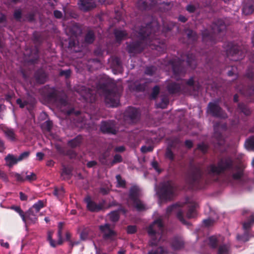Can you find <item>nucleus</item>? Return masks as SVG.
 Returning a JSON list of instances; mask_svg holds the SVG:
<instances>
[{
  "label": "nucleus",
  "mask_w": 254,
  "mask_h": 254,
  "mask_svg": "<svg viewBox=\"0 0 254 254\" xmlns=\"http://www.w3.org/2000/svg\"><path fill=\"white\" fill-rule=\"evenodd\" d=\"M164 232L163 225L161 218L155 220L148 229V233L150 237V244L155 245L160 241Z\"/></svg>",
  "instance_id": "f257e3e1"
},
{
  "label": "nucleus",
  "mask_w": 254,
  "mask_h": 254,
  "mask_svg": "<svg viewBox=\"0 0 254 254\" xmlns=\"http://www.w3.org/2000/svg\"><path fill=\"white\" fill-rule=\"evenodd\" d=\"M156 194L159 199L162 201H167L172 199L175 194V188L171 182L162 183L160 187L155 188Z\"/></svg>",
  "instance_id": "f03ea898"
},
{
  "label": "nucleus",
  "mask_w": 254,
  "mask_h": 254,
  "mask_svg": "<svg viewBox=\"0 0 254 254\" xmlns=\"http://www.w3.org/2000/svg\"><path fill=\"white\" fill-rule=\"evenodd\" d=\"M154 29L151 27L150 24H148L145 28H141L138 32V37L139 42L137 43L133 46L134 50L136 52H139L141 51L140 47L144 43L148 44L151 46L152 44L150 43L151 41H148L150 39H153V35L151 32L154 31Z\"/></svg>",
  "instance_id": "7ed1b4c3"
},
{
  "label": "nucleus",
  "mask_w": 254,
  "mask_h": 254,
  "mask_svg": "<svg viewBox=\"0 0 254 254\" xmlns=\"http://www.w3.org/2000/svg\"><path fill=\"white\" fill-rule=\"evenodd\" d=\"M140 192L138 187L134 186L131 188L130 190L129 198L127 200L128 204L132 205L138 211L145 210L146 208L145 205L139 199Z\"/></svg>",
  "instance_id": "20e7f679"
},
{
  "label": "nucleus",
  "mask_w": 254,
  "mask_h": 254,
  "mask_svg": "<svg viewBox=\"0 0 254 254\" xmlns=\"http://www.w3.org/2000/svg\"><path fill=\"white\" fill-rule=\"evenodd\" d=\"M105 100L108 106L117 107L119 103V94L113 91H106L105 92Z\"/></svg>",
  "instance_id": "39448f33"
},
{
  "label": "nucleus",
  "mask_w": 254,
  "mask_h": 254,
  "mask_svg": "<svg viewBox=\"0 0 254 254\" xmlns=\"http://www.w3.org/2000/svg\"><path fill=\"white\" fill-rule=\"evenodd\" d=\"M99 229L101 233L103 235L104 239L106 240H113L115 239L117 236L116 232H115L112 227L108 224H106L104 225H101Z\"/></svg>",
  "instance_id": "423d86ee"
},
{
  "label": "nucleus",
  "mask_w": 254,
  "mask_h": 254,
  "mask_svg": "<svg viewBox=\"0 0 254 254\" xmlns=\"http://www.w3.org/2000/svg\"><path fill=\"white\" fill-rule=\"evenodd\" d=\"M231 165V162L230 160H222L219 163L218 166H210L209 168V172L211 174H218Z\"/></svg>",
  "instance_id": "0eeeda50"
},
{
  "label": "nucleus",
  "mask_w": 254,
  "mask_h": 254,
  "mask_svg": "<svg viewBox=\"0 0 254 254\" xmlns=\"http://www.w3.org/2000/svg\"><path fill=\"white\" fill-rule=\"evenodd\" d=\"M208 112L214 116L221 118L226 117L225 114L223 113L222 110L216 103H209L208 107Z\"/></svg>",
  "instance_id": "6e6552de"
},
{
  "label": "nucleus",
  "mask_w": 254,
  "mask_h": 254,
  "mask_svg": "<svg viewBox=\"0 0 254 254\" xmlns=\"http://www.w3.org/2000/svg\"><path fill=\"white\" fill-rule=\"evenodd\" d=\"M53 234V232L51 231H49L47 233V240L49 242L50 245L51 247L53 248L56 247L58 245H62L63 243V241L62 240V232L61 230H59L58 231V238L59 240L57 242L54 241L52 239V236Z\"/></svg>",
  "instance_id": "1a4fd4ad"
},
{
  "label": "nucleus",
  "mask_w": 254,
  "mask_h": 254,
  "mask_svg": "<svg viewBox=\"0 0 254 254\" xmlns=\"http://www.w3.org/2000/svg\"><path fill=\"white\" fill-rule=\"evenodd\" d=\"M78 4L79 8L84 11L89 10L96 6L94 0H79Z\"/></svg>",
  "instance_id": "9d476101"
},
{
  "label": "nucleus",
  "mask_w": 254,
  "mask_h": 254,
  "mask_svg": "<svg viewBox=\"0 0 254 254\" xmlns=\"http://www.w3.org/2000/svg\"><path fill=\"white\" fill-rule=\"evenodd\" d=\"M36 213L32 209H29V210L24 214L26 221H23L26 226L31 224H34L37 221Z\"/></svg>",
  "instance_id": "9b49d317"
},
{
  "label": "nucleus",
  "mask_w": 254,
  "mask_h": 254,
  "mask_svg": "<svg viewBox=\"0 0 254 254\" xmlns=\"http://www.w3.org/2000/svg\"><path fill=\"white\" fill-rule=\"evenodd\" d=\"M189 207V210L187 213V216L189 218H193L196 215V208L198 206L197 204L192 200L188 201Z\"/></svg>",
  "instance_id": "f8f14e48"
},
{
  "label": "nucleus",
  "mask_w": 254,
  "mask_h": 254,
  "mask_svg": "<svg viewBox=\"0 0 254 254\" xmlns=\"http://www.w3.org/2000/svg\"><path fill=\"white\" fill-rule=\"evenodd\" d=\"M85 201L88 209L91 211H97L102 208V206L101 204H96L91 200L89 197H86Z\"/></svg>",
  "instance_id": "ddd939ff"
},
{
  "label": "nucleus",
  "mask_w": 254,
  "mask_h": 254,
  "mask_svg": "<svg viewBox=\"0 0 254 254\" xmlns=\"http://www.w3.org/2000/svg\"><path fill=\"white\" fill-rule=\"evenodd\" d=\"M254 12V1L250 0L244 6L243 13L249 15Z\"/></svg>",
  "instance_id": "4468645a"
},
{
  "label": "nucleus",
  "mask_w": 254,
  "mask_h": 254,
  "mask_svg": "<svg viewBox=\"0 0 254 254\" xmlns=\"http://www.w3.org/2000/svg\"><path fill=\"white\" fill-rule=\"evenodd\" d=\"M183 245V242L181 239H174L171 244L172 251L171 253L174 254L177 251L180 250Z\"/></svg>",
  "instance_id": "2eb2a0df"
},
{
  "label": "nucleus",
  "mask_w": 254,
  "mask_h": 254,
  "mask_svg": "<svg viewBox=\"0 0 254 254\" xmlns=\"http://www.w3.org/2000/svg\"><path fill=\"white\" fill-rule=\"evenodd\" d=\"M243 167L240 165L236 167L234 170L233 171V178L235 180H238L243 175Z\"/></svg>",
  "instance_id": "dca6fc26"
},
{
  "label": "nucleus",
  "mask_w": 254,
  "mask_h": 254,
  "mask_svg": "<svg viewBox=\"0 0 254 254\" xmlns=\"http://www.w3.org/2000/svg\"><path fill=\"white\" fill-rule=\"evenodd\" d=\"M5 160L6 162V165L11 167L13 165L16 164L19 160H18V158L15 157L13 155L8 154L5 158Z\"/></svg>",
  "instance_id": "f3484780"
},
{
  "label": "nucleus",
  "mask_w": 254,
  "mask_h": 254,
  "mask_svg": "<svg viewBox=\"0 0 254 254\" xmlns=\"http://www.w3.org/2000/svg\"><path fill=\"white\" fill-rule=\"evenodd\" d=\"M101 129L104 132L114 133L115 131L111 127L110 123L108 122H102Z\"/></svg>",
  "instance_id": "a211bd4d"
},
{
  "label": "nucleus",
  "mask_w": 254,
  "mask_h": 254,
  "mask_svg": "<svg viewBox=\"0 0 254 254\" xmlns=\"http://www.w3.org/2000/svg\"><path fill=\"white\" fill-rule=\"evenodd\" d=\"M254 224V217L252 215H250V219L244 222L243 225V229L247 231L250 228H251V227L252 226V225Z\"/></svg>",
  "instance_id": "6ab92c4d"
},
{
  "label": "nucleus",
  "mask_w": 254,
  "mask_h": 254,
  "mask_svg": "<svg viewBox=\"0 0 254 254\" xmlns=\"http://www.w3.org/2000/svg\"><path fill=\"white\" fill-rule=\"evenodd\" d=\"M44 207V203L42 201H39L37 203H35L33 206L30 208V209H32L34 211L37 213L39 212L40 210Z\"/></svg>",
  "instance_id": "aec40b11"
},
{
  "label": "nucleus",
  "mask_w": 254,
  "mask_h": 254,
  "mask_svg": "<svg viewBox=\"0 0 254 254\" xmlns=\"http://www.w3.org/2000/svg\"><path fill=\"white\" fill-rule=\"evenodd\" d=\"M245 146L247 149L254 150V137H251L246 141Z\"/></svg>",
  "instance_id": "412c9836"
},
{
  "label": "nucleus",
  "mask_w": 254,
  "mask_h": 254,
  "mask_svg": "<svg viewBox=\"0 0 254 254\" xmlns=\"http://www.w3.org/2000/svg\"><path fill=\"white\" fill-rule=\"evenodd\" d=\"M109 219L113 222H116L119 218V214L118 211H113L110 213L109 215Z\"/></svg>",
  "instance_id": "4be33fe9"
},
{
  "label": "nucleus",
  "mask_w": 254,
  "mask_h": 254,
  "mask_svg": "<svg viewBox=\"0 0 254 254\" xmlns=\"http://www.w3.org/2000/svg\"><path fill=\"white\" fill-rule=\"evenodd\" d=\"M115 34L117 39L120 40L123 39L126 36L127 33L123 30H116Z\"/></svg>",
  "instance_id": "5701e85b"
},
{
  "label": "nucleus",
  "mask_w": 254,
  "mask_h": 254,
  "mask_svg": "<svg viewBox=\"0 0 254 254\" xmlns=\"http://www.w3.org/2000/svg\"><path fill=\"white\" fill-rule=\"evenodd\" d=\"M225 25L224 24H222V21L219 22L215 24V25L213 27V29L214 31H218L220 32L221 31L223 30L225 28Z\"/></svg>",
  "instance_id": "b1692460"
},
{
  "label": "nucleus",
  "mask_w": 254,
  "mask_h": 254,
  "mask_svg": "<svg viewBox=\"0 0 254 254\" xmlns=\"http://www.w3.org/2000/svg\"><path fill=\"white\" fill-rule=\"evenodd\" d=\"M5 134L7 138L10 140H13L14 139V133L12 129H7L5 130Z\"/></svg>",
  "instance_id": "393cba45"
},
{
  "label": "nucleus",
  "mask_w": 254,
  "mask_h": 254,
  "mask_svg": "<svg viewBox=\"0 0 254 254\" xmlns=\"http://www.w3.org/2000/svg\"><path fill=\"white\" fill-rule=\"evenodd\" d=\"M168 253L167 251H165L162 247H160L156 250L150 252L148 254H168Z\"/></svg>",
  "instance_id": "a878e982"
},
{
  "label": "nucleus",
  "mask_w": 254,
  "mask_h": 254,
  "mask_svg": "<svg viewBox=\"0 0 254 254\" xmlns=\"http://www.w3.org/2000/svg\"><path fill=\"white\" fill-rule=\"evenodd\" d=\"M218 242V240L215 236H212L209 238L208 243L209 245L213 248L216 246Z\"/></svg>",
  "instance_id": "bb28decb"
},
{
  "label": "nucleus",
  "mask_w": 254,
  "mask_h": 254,
  "mask_svg": "<svg viewBox=\"0 0 254 254\" xmlns=\"http://www.w3.org/2000/svg\"><path fill=\"white\" fill-rule=\"evenodd\" d=\"M94 40V34L92 31H89L86 35L85 37V41L87 43H91L93 42Z\"/></svg>",
  "instance_id": "cd10ccee"
},
{
  "label": "nucleus",
  "mask_w": 254,
  "mask_h": 254,
  "mask_svg": "<svg viewBox=\"0 0 254 254\" xmlns=\"http://www.w3.org/2000/svg\"><path fill=\"white\" fill-rule=\"evenodd\" d=\"M219 254H229V246L224 245L221 246L219 249Z\"/></svg>",
  "instance_id": "c85d7f7f"
},
{
  "label": "nucleus",
  "mask_w": 254,
  "mask_h": 254,
  "mask_svg": "<svg viewBox=\"0 0 254 254\" xmlns=\"http://www.w3.org/2000/svg\"><path fill=\"white\" fill-rule=\"evenodd\" d=\"M11 177L15 178L17 181L23 182L25 179L19 174L15 172H11L10 174Z\"/></svg>",
  "instance_id": "c756f323"
},
{
  "label": "nucleus",
  "mask_w": 254,
  "mask_h": 254,
  "mask_svg": "<svg viewBox=\"0 0 254 254\" xmlns=\"http://www.w3.org/2000/svg\"><path fill=\"white\" fill-rule=\"evenodd\" d=\"M80 240L82 241H86L89 238V232L87 230L82 232L80 235Z\"/></svg>",
  "instance_id": "7c9ffc66"
},
{
  "label": "nucleus",
  "mask_w": 254,
  "mask_h": 254,
  "mask_svg": "<svg viewBox=\"0 0 254 254\" xmlns=\"http://www.w3.org/2000/svg\"><path fill=\"white\" fill-rule=\"evenodd\" d=\"M13 209L16 212H17L19 215L20 216V217H21L23 221H26L25 220V216L23 213V212L22 211V210L20 209V207H13Z\"/></svg>",
  "instance_id": "2f4dec72"
},
{
  "label": "nucleus",
  "mask_w": 254,
  "mask_h": 254,
  "mask_svg": "<svg viewBox=\"0 0 254 254\" xmlns=\"http://www.w3.org/2000/svg\"><path fill=\"white\" fill-rule=\"evenodd\" d=\"M118 184L117 186L118 187H124L125 185V182L124 180L122 179L121 176L120 175H117L116 176Z\"/></svg>",
  "instance_id": "473e14b6"
},
{
  "label": "nucleus",
  "mask_w": 254,
  "mask_h": 254,
  "mask_svg": "<svg viewBox=\"0 0 254 254\" xmlns=\"http://www.w3.org/2000/svg\"><path fill=\"white\" fill-rule=\"evenodd\" d=\"M168 103V99L165 98L162 100V103L159 104H158L157 106L161 108H165L166 107Z\"/></svg>",
  "instance_id": "72a5a7b5"
},
{
  "label": "nucleus",
  "mask_w": 254,
  "mask_h": 254,
  "mask_svg": "<svg viewBox=\"0 0 254 254\" xmlns=\"http://www.w3.org/2000/svg\"><path fill=\"white\" fill-rule=\"evenodd\" d=\"M177 89H178V85H177L176 84H173V85H172L171 86H169L168 87V90L170 92H172V93H174V92H175L176 91H177Z\"/></svg>",
  "instance_id": "f704fd0d"
},
{
  "label": "nucleus",
  "mask_w": 254,
  "mask_h": 254,
  "mask_svg": "<svg viewBox=\"0 0 254 254\" xmlns=\"http://www.w3.org/2000/svg\"><path fill=\"white\" fill-rule=\"evenodd\" d=\"M36 179V175L33 173H31L30 175H27L26 177V180L29 181H34Z\"/></svg>",
  "instance_id": "c9c22d12"
},
{
  "label": "nucleus",
  "mask_w": 254,
  "mask_h": 254,
  "mask_svg": "<svg viewBox=\"0 0 254 254\" xmlns=\"http://www.w3.org/2000/svg\"><path fill=\"white\" fill-rule=\"evenodd\" d=\"M159 91V88L158 86H155L153 89V91L151 94V97L153 98H156V97L157 96L158 93Z\"/></svg>",
  "instance_id": "e433bc0d"
},
{
  "label": "nucleus",
  "mask_w": 254,
  "mask_h": 254,
  "mask_svg": "<svg viewBox=\"0 0 254 254\" xmlns=\"http://www.w3.org/2000/svg\"><path fill=\"white\" fill-rule=\"evenodd\" d=\"M79 142L80 141L79 139L78 138H75L69 141V144L71 147H74L77 146L79 143Z\"/></svg>",
  "instance_id": "4c0bfd02"
},
{
  "label": "nucleus",
  "mask_w": 254,
  "mask_h": 254,
  "mask_svg": "<svg viewBox=\"0 0 254 254\" xmlns=\"http://www.w3.org/2000/svg\"><path fill=\"white\" fill-rule=\"evenodd\" d=\"M29 155V153L28 152H24L23 153L21 154L18 158V160L20 161L23 159L26 158Z\"/></svg>",
  "instance_id": "58836bf2"
},
{
  "label": "nucleus",
  "mask_w": 254,
  "mask_h": 254,
  "mask_svg": "<svg viewBox=\"0 0 254 254\" xmlns=\"http://www.w3.org/2000/svg\"><path fill=\"white\" fill-rule=\"evenodd\" d=\"M0 179L4 182H8V179L6 174L3 171H0Z\"/></svg>",
  "instance_id": "ea45409f"
},
{
  "label": "nucleus",
  "mask_w": 254,
  "mask_h": 254,
  "mask_svg": "<svg viewBox=\"0 0 254 254\" xmlns=\"http://www.w3.org/2000/svg\"><path fill=\"white\" fill-rule=\"evenodd\" d=\"M202 38L204 41H206L208 39L211 40L212 36L207 34V31H204L202 33Z\"/></svg>",
  "instance_id": "a19ab883"
},
{
  "label": "nucleus",
  "mask_w": 254,
  "mask_h": 254,
  "mask_svg": "<svg viewBox=\"0 0 254 254\" xmlns=\"http://www.w3.org/2000/svg\"><path fill=\"white\" fill-rule=\"evenodd\" d=\"M64 192L63 188H61L59 190L55 189L54 191V194L57 196L62 195Z\"/></svg>",
  "instance_id": "79ce46f5"
},
{
  "label": "nucleus",
  "mask_w": 254,
  "mask_h": 254,
  "mask_svg": "<svg viewBox=\"0 0 254 254\" xmlns=\"http://www.w3.org/2000/svg\"><path fill=\"white\" fill-rule=\"evenodd\" d=\"M156 4H161V5H163V6L165 5H167V3H165L164 1L161 2L160 0H152L151 4L152 5H155Z\"/></svg>",
  "instance_id": "37998d69"
},
{
  "label": "nucleus",
  "mask_w": 254,
  "mask_h": 254,
  "mask_svg": "<svg viewBox=\"0 0 254 254\" xmlns=\"http://www.w3.org/2000/svg\"><path fill=\"white\" fill-rule=\"evenodd\" d=\"M152 149H153V148L151 146L147 147V146H142L141 148V150L142 152H147L151 151L152 150Z\"/></svg>",
  "instance_id": "c03bdc74"
},
{
  "label": "nucleus",
  "mask_w": 254,
  "mask_h": 254,
  "mask_svg": "<svg viewBox=\"0 0 254 254\" xmlns=\"http://www.w3.org/2000/svg\"><path fill=\"white\" fill-rule=\"evenodd\" d=\"M127 231L128 233H133L136 231V227L134 226H129L128 227Z\"/></svg>",
  "instance_id": "a18cd8bd"
},
{
  "label": "nucleus",
  "mask_w": 254,
  "mask_h": 254,
  "mask_svg": "<svg viewBox=\"0 0 254 254\" xmlns=\"http://www.w3.org/2000/svg\"><path fill=\"white\" fill-rule=\"evenodd\" d=\"M228 53L229 54H231V53L233 52V54H238L239 51L237 50V48L233 47V48H231L229 49V51H228Z\"/></svg>",
  "instance_id": "49530a36"
},
{
  "label": "nucleus",
  "mask_w": 254,
  "mask_h": 254,
  "mask_svg": "<svg viewBox=\"0 0 254 254\" xmlns=\"http://www.w3.org/2000/svg\"><path fill=\"white\" fill-rule=\"evenodd\" d=\"M213 221H214L211 220V219H208L204 220L203 221V223L205 226H208L210 225L212 223H213Z\"/></svg>",
  "instance_id": "de8ad7c7"
},
{
  "label": "nucleus",
  "mask_w": 254,
  "mask_h": 254,
  "mask_svg": "<svg viewBox=\"0 0 254 254\" xmlns=\"http://www.w3.org/2000/svg\"><path fill=\"white\" fill-rule=\"evenodd\" d=\"M198 148L202 152H205L206 150L207 146L205 144L202 143L199 144L198 146Z\"/></svg>",
  "instance_id": "09e8293b"
},
{
  "label": "nucleus",
  "mask_w": 254,
  "mask_h": 254,
  "mask_svg": "<svg viewBox=\"0 0 254 254\" xmlns=\"http://www.w3.org/2000/svg\"><path fill=\"white\" fill-rule=\"evenodd\" d=\"M16 102L21 108L24 107L25 106V105L26 104V102H23L20 99H18L16 100Z\"/></svg>",
  "instance_id": "8fccbe9b"
},
{
  "label": "nucleus",
  "mask_w": 254,
  "mask_h": 254,
  "mask_svg": "<svg viewBox=\"0 0 254 254\" xmlns=\"http://www.w3.org/2000/svg\"><path fill=\"white\" fill-rule=\"evenodd\" d=\"M166 156L170 159H172L173 158V154L172 151L170 150H167L166 152Z\"/></svg>",
  "instance_id": "3c124183"
},
{
  "label": "nucleus",
  "mask_w": 254,
  "mask_h": 254,
  "mask_svg": "<svg viewBox=\"0 0 254 254\" xmlns=\"http://www.w3.org/2000/svg\"><path fill=\"white\" fill-rule=\"evenodd\" d=\"M177 208V205H173L169 207L167 209V213L170 212L171 211H174L176 210Z\"/></svg>",
  "instance_id": "603ef678"
},
{
  "label": "nucleus",
  "mask_w": 254,
  "mask_h": 254,
  "mask_svg": "<svg viewBox=\"0 0 254 254\" xmlns=\"http://www.w3.org/2000/svg\"><path fill=\"white\" fill-rule=\"evenodd\" d=\"M122 157L120 155H116L114 157V162H119L121 161Z\"/></svg>",
  "instance_id": "864d4df0"
},
{
  "label": "nucleus",
  "mask_w": 254,
  "mask_h": 254,
  "mask_svg": "<svg viewBox=\"0 0 254 254\" xmlns=\"http://www.w3.org/2000/svg\"><path fill=\"white\" fill-rule=\"evenodd\" d=\"M54 15L56 18H61L62 16V13L61 11L58 10H55L54 11Z\"/></svg>",
  "instance_id": "5fc2aeb1"
},
{
  "label": "nucleus",
  "mask_w": 254,
  "mask_h": 254,
  "mask_svg": "<svg viewBox=\"0 0 254 254\" xmlns=\"http://www.w3.org/2000/svg\"><path fill=\"white\" fill-rule=\"evenodd\" d=\"M177 217L181 221H182L183 223H185V220L183 217H182V212L181 211H179L178 212Z\"/></svg>",
  "instance_id": "6e6d98bb"
},
{
  "label": "nucleus",
  "mask_w": 254,
  "mask_h": 254,
  "mask_svg": "<svg viewBox=\"0 0 254 254\" xmlns=\"http://www.w3.org/2000/svg\"><path fill=\"white\" fill-rule=\"evenodd\" d=\"M152 167L155 169V170L158 172H160V170H159L158 168V164L156 162H153L152 163Z\"/></svg>",
  "instance_id": "4d7b16f0"
},
{
  "label": "nucleus",
  "mask_w": 254,
  "mask_h": 254,
  "mask_svg": "<svg viewBox=\"0 0 254 254\" xmlns=\"http://www.w3.org/2000/svg\"><path fill=\"white\" fill-rule=\"evenodd\" d=\"M187 10L190 12H192L193 11H194L195 10V7L193 5H189L187 6Z\"/></svg>",
  "instance_id": "13d9d810"
},
{
  "label": "nucleus",
  "mask_w": 254,
  "mask_h": 254,
  "mask_svg": "<svg viewBox=\"0 0 254 254\" xmlns=\"http://www.w3.org/2000/svg\"><path fill=\"white\" fill-rule=\"evenodd\" d=\"M0 244L1 246L4 247L6 248H8L9 247V244L7 242H4L3 240H0Z\"/></svg>",
  "instance_id": "bf43d9fd"
},
{
  "label": "nucleus",
  "mask_w": 254,
  "mask_h": 254,
  "mask_svg": "<svg viewBox=\"0 0 254 254\" xmlns=\"http://www.w3.org/2000/svg\"><path fill=\"white\" fill-rule=\"evenodd\" d=\"M20 198L21 200H25L27 199V196L23 192H20Z\"/></svg>",
  "instance_id": "052dcab7"
},
{
  "label": "nucleus",
  "mask_w": 254,
  "mask_h": 254,
  "mask_svg": "<svg viewBox=\"0 0 254 254\" xmlns=\"http://www.w3.org/2000/svg\"><path fill=\"white\" fill-rule=\"evenodd\" d=\"M44 156L43 153L41 152H38L36 154V157L38 160H41L43 159Z\"/></svg>",
  "instance_id": "680f3d73"
},
{
  "label": "nucleus",
  "mask_w": 254,
  "mask_h": 254,
  "mask_svg": "<svg viewBox=\"0 0 254 254\" xmlns=\"http://www.w3.org/2000/svg\"><path fill=\"white\" fill-rule=\"evenodd\" d=\"M96 163L94 161H92L90 162H88L87 165L88 167H93L96 165Z\"/></svg>",
  "instance_id": "e2e57ef3"
},
{
  "label": "nucleus",
  "mask_w": 254,
  "mask_h": 254,
  "mask_svg": "<svg viewBox=\"0 0 254 254\" xmlns=\"http://www.w3.org/2000/svg\"><path fill=\"white\" fill-rule=\"evenodd\" d=\"M69 245L71 247H73L75 245H77L79 244V242L78 241H74V242H72V241H70L69 242Z\"/></svg>",
  "instance_id": "0e129e2a"
},
{
  "label": "nucleus",
  "mask_w": 254,
  "mask_h": 254,
  "mask_svg": "<svg viewBox=\"0 0 254 254\" xmlns=\"http://www.w3.org/2000/svg\"><path fill=\"white\" fill-rule=\"evenodd\" d=\"M4 149L3 142L0 139V152H2Z\"/></svg>",
  "instance_id": "69168bd1"
},
{
  "label": "nucleus",
  "mask_w": 254,
  "mask_h": 254,
  "mask_svg": "<svg viewBox=\"0 0 254 254\" xmlns=\"http://www.w3.org/2000/svg\"><path fill=\"white\" fill-rule=\"evenodd\" d=\"M186 145L189 147L190 148L192 146V143L191 141L187 140L186 141Z\"/></svg>",
  "instance_id": "338daca9"
},
{
  "label": "nucleus",
  "mask_w": 254,
  "mask_h": 254,
  "mask_svg": "<svg viewBox=\"0 0 254 254\" xmlns=\"http://www.w3.org/2000/svg\"><path fill=\"white\" fill-rule=\"evenodd\" d=\"M118 254H126V251L124 249H121L119 251Z\"/></svg>",
  "instance_id": "774afa93"
}]
</instances>
